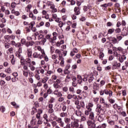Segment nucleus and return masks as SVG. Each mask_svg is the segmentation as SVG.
Masks as SVG:
<instances>
[{
  "mask_svg": "<svg viewBox=\"0 0 128 128\" xmlns=\"http://www.w3.org/2000/svg\"><path fill=\"white\" fill-rule=\"evenodd\" d=\"M69 90L70 92H74V88L72 86H70L69 88Z\"/></svg>",
  "mask_w": 128,
  "mask_h": 128,
  "instance_id": "obj_63",
  "label": "nucleus"
},
{
  "mask_svg": "<svg viewBox=\"0 0 128 128\" xmlns=\"http://www.w3.org/2000/svg\"><path fill=\"white\" fill-rule=\"evenodd\" d=\"M36 22H32L30 24H28V26H29V28H34V24H35Z\"/></svg>",
  "mask_w": 128,
  "mask_h": 128,
  "instance_id": "obj_19",
  "label": "nucleus"
},
{
  "mask_svg": "<svg viewBox=\"0 0 128 128\" xmlns=\"http://www.w3.org/2000/svg\"><path fill=\"white\" fill-rule=\"evenodd\" d=\"M92 124V120H89L87 122V124L88 126H90Z\"/></svg>",
  "mask_w": 128,
  "mask_h": 128,
  "instance_id": "obj_28",
  "label": "nucleus"
},
{
  "mask_svg": "<svg viewBox=\"0 0 128 128\" xmlns=\"http://www.w3.org/2000/svg\"><path fill=\"white\" fill-rule=\"evenodd\" d=\"M25 62H27L28 64H30L31 60L30 58H28L26 59Z\"/></svg>",
  "mask_w": 128,
  "mask_h": 128,
  "instance_id": "obj_55",
  "label": "nucleus"
},
{
  "mask_svg": "<svg viewBox=\"0 0 128 128\" xmlns=\"http://www.w3.org/2000/svg\"><path fill=\"white\" fill-rule=\"evenodd\" d=\"M60 116H61V118H64V116H66V113L65 112H62L60 114Z\"/></svg>",
  "mask_w": 128,
  "mask_h": 128,
  "instance_id": "obj_36",
  "label": "nucleus"
},
{
  "mask_svg": "<svg viewBox=\"0 0 128 128\" xmlns=\"http://www.w3.org/2000/svg\"><path fill=\"white\" fill-rule=\"evenodd\" d=\"M29 68H30V70L32 71H34V70H36V67L34 66H29Z\"/></svg>",
  "mask_w": 128,
  "mask_h": 128,
  "instance_id": "obj_52",
  "label": "nucleus"
},
{
  "mask_svg": "<svg viewBox=\"0 0 128 128\" xmlns=\"http://www.w3.org/2000/svg\"><path fill=\"white\" fill-rule=\"evenodd\" d=\"M43 118H44V120H46V122H48V114H44V116H43Z\"/></svg>",
  "mask_w": 128,
  "mask_h": 128,
  "instance_id": "obj_30",
  "label": "nucleus"
},
{
  "mask_svg": "<svg viewBox=\"0 0 128 128\" xmlns=\"http://www.w3.org/2000/svg\"><path fill=\"white\" fill-rule=\"evenodd\" d=\"M48 80V77H46L42 79V84H46Z\"/></svg>",
  "mask_w": 128,
  "mask_h": 128,
  "instance_id": "obj_21",
  "label": "nucleus"
},
{
  "mask_svg": "<svg viewBox=\"0 0 128 128\" xmlns=\"http://www.w3.org/2000/svg\"><path fill=\"white\" fill-rule=\"evenodd\" d=\"M52 89H50V88H49L48 90H47V94H52Z\"/></svg>",
  "mask_w": 128,
  "mask_h": 128,
  "instance_id": "obj_41",
  "label": "nucleus"
},
{
  "mask_svg": "<svg viewBox=\"0 0 128 128\" xmlns=\"http://www.w3.org/2000/svg\"><path fill=\"white\" fill-rule=\"evenodd\" d=\"M4 36H6L8 40H14L16 38V36L14 35H11V36H8V35H6Z\"/></svg>",
  "mask_w": 128,
  "mask_h": 128,
  "instance_id": "obj_13",
  "label": "nucleus"
},
{
  "mask_svg": "<svg viewBox=\"0 0 128 128\" xmlns=\"http://www.w3.org/2000/svg\"><path fill=\"white\" fill-rule=\"evenodd\" d=\"M114 58V56H110L108 58V60H112Z\"/></svg>",
  "mask_w": 128,
  "mask_h": 128,
  "instance_id": "obj_50",
  "label": "nucleus"
},
{
  "mask_svg": "<svg viewBox=\"0 0 128 128\" xmlns=\"http://www.w3.org/2000/svg\"><path fill=\"white\" fill-rule=\"evenodd\" d=\"M14 46L16 48H21L22 44H20V42L16 43Z\"/></svg>",
  "mask_w": 128,
  "mask_h": 128,
  "instance_id": "obj_23",
  "label": "nucleus"
},
{
  "mask_svg": "<svg viewBox=\"0 0 128 128\" xmlns=\"http://www.w3.org/2000/svg\"><path fill=\"white\" fill-rule=\"evenodd\" d=\"M59 92H58V90H56L54 92V94H55L56 96H58Z\"/></svg>",
  "mask_w": 128,
  "mask_h": 128,
  "instance_id": "obj_59",
  "label": "nucleus"
},
{
  "mask_svg": "<svg viewBox=\"0 0 128 128\" xmlns=\"http://www.w3.org/2000/svg\"><path fill=\"white\" fill-rule=\"evenodd\" d=\"M121 52L122 53V54H123V56H125L124 54L128 53V51L126 50V49H123V50Z\"/></svg>",
  "mask_w": 128,
  "mask_h": 128,
  "instance_id": "obj_38",
  "label": "nucleus"
},
{
  "mask_svg": "<svg viewBox=\"0 0 128 128\" xmlns=\"http://www.w3.org/2000/svg\"><path fill=\"white\" fill-rule=\"evenodd\" d=\"M96 112L99 114H102V112H103L102 114H104L105 112L104 108H102V105L100 104H97Z\"/></svg>",
  "mask_w": 128,
  "mask_h": 128,
  "instance_id": "obj_1",
  "label": "nucleus"
},
{
  "mask_svg": "<svg viewBox=\"0 0 128 128\" xmlns=\"http://www.w3.org/2000/svg\"><path fill=\"white\" fill-rule=\"evenodd\" d=\"M108 122L110 124V126H114V120H108Z\"/></svg>",
  "mask_w": 128,
  "mask_h": 128,
  "instance_id": "obj_26",
  "label": "nucleus"
},
{
  "mask_svg": "<svg viewBox=\"0 0 128 128\" xmlns=\"http://www.w3.org/2000/svg\"><path fill=\"white\" fill-rule=\"evenodd\" d=\"M58 100L60 102H64V97H60L58 98Z\"/></svg>",
  "mask_w": 128,
  "mask_h": 128,
  "instance_id": "obj_44",
  "label": "nucleus"
},
{
  "mask_svg": "<svg viewBox=\"0 0 128 128\" xmlns=\"http://www.w3.org/2000/svg\"><path fill=\"white\" fill-rule=\"evenodd\" d=\"M67 98L68 100H72V95L68 94L67 96Z\"/></svg>",
  "mask_w": 128,
  "mask_h": 128,
  "instance_id": "obj_51",
  "label": "nucleus"
},
{
  "mask_svg": "<svg viewBox=\"0 0 128 128\" xmlns=\"http://www.w3.org/2000/svg\"><path fill=\"white\" fill-rule=\"evenodd\" d=\"M24 62H26V60L24 58H22L20 59V63L22 64H24Z\"/></svg>",
  "mask_w": 128,
  "mask_h": 128,
  "instance_id": "obj_34",
  "label": "nucleus"
},
{
  "mask_svg": "<svg viewBox=\"0 0 128 128\" xmlns=\"http://www.w3.org/2000/svg\"><path fill=\"white\" fill-rule=\"evenodd\" d=\"M62 90H63V92H68V87H66V86H64L62 88Z\"/></svg>",
  "mask_w": 128,
  "mask_h": 128,
  "instance_id": "obj_39",
  "label": "nucleus"
},
{
  "mask_svg": "<svg viewBox=\"0 0 128 128\" xmlns=\"http://www.w3.org/2000/svg\"><path fill=\"white\" fill-rule=\"evenodd\" d=\"M0 111L2 112H6V108L4 106H1L0 107Z\"/></svg>",
  "mask_w": 128,
  "mask_h": 128,
  "instance_id": "obj_25",
  "label": "nucleus"
},
{
  "mask_svg": "<svg viewBox=\"0 0 128 128\" xmlns=\"http://www.w3.org/2000/svg\"><path fill=\"white\" fill-rule=\"evenodd\" d=\"M66 82H70V76L69 75H68L65 79Z\"/></svg>",
  "mask_w": 128,
  "mask_h": 128,
  "instance_id": "obj_33",
  "label": "nucleus"
},
{
  "mask_svg": "<svg viewBox=\"0 0 128 128\" xmlns=\"http://www.w3.org/2000/svg\"><path fill=\"white\" fill-rule=\"evenodd\" d=\"M115 32H116V34H120V32H122V30H120V28H118L116 29Z\"/></svg>",
  "mask_w": 128,
  "mask_h": 128,
  "instance_id": "obj_35",
  "label": "nucleus"
},
{
  "mask_svg": "<svg viewBox=\"0 0 128 128\" xmlns=\"http://www.w3.org/2000/svg\"><path fill=\"white\" fill-rule=\"evenodd\" d=\"M20 43L21 44L26 46V40L24 38H22Z\"/></svg>",
  "mask_w": 128,
  "mask_h": 128,
  "instance_id": "obj_16",
  "label": "nucleus"
},
{
  "mask_svg": "<svg viewBox=\"0 0 128 128\" xmlns=\"http://www.w3.org/2000/svg\"><path fill=\"white\" fill-rule=\"evenodd\" d=\"M28 80L30 84H33L34 83V79L32 78H28Z\"/></svg>",
  "mask_w": 128,
  "mask_h": 128,
  "instance_id": "obj_57",
  "label": "nucleus"
},
{
  "mask_svg": "<svg viewBox=\"0 0 128 128\" xmlns=\"http://www.w3.org/2000/svg\"><path fill=\"white\" fill-rule=\"evenodd\" d=\"M6 84V82H4V80H1L0 81V86H4V84Z\"/></svg>",
  "mask_w": 128,
  "mask_h": 128,
  "instance_id": "obj_54",
  "label": "nucleus"
},
{
  "mask_svg": "<svg viewBox=\"0 0 128 128\" xmlns=\"http://www.w3.org/2000/svg\"><path fill=\"white\" fill-rule=\"evenodd\" d=\"M109 102L111 104H114V102H116V100H114L112 98H111V99L109 100Z\"/></svg>",
  "mask_w": 128,
  "mask_h": 128,
  "instance_id": "obj_60",
  "label": "nucleus"
},
{
  "mask_svg": "<svg viewBox=\"0 0 128 128\" xmlns=\"http://www.w3.org/2000/svg\"><path fill=\"white\" fill-rule=\"evenodd\" d=\"M120 68V63H118L117 62H114L112 65V69L116 70V68Z\"/></svg>",
  "mask_w": 128,
  "mask_h": 128,
  "instance_id": "obj_3",
  "label": "nucleus"
},
{
  "mask_svg": "<svg viewBox=\"0 0 128 128\" xmlns=\"http://www.w3.org/2000/svg\"><path fill=\"white\" fill-rule=\"evenodd\" d=\"M54 88L56 89L58 88H60V85L58 83H54Z\"/></svg>",
  "mask_w": 128,
  "mask_h": 128,
  "instance_id": "obj_27",
  "label": "nucleus"
},
{
  "mask_svg": "<svg viewBox=\"0 0 128 128\" xmlns=\"http://www.w3.org/2000/svg\"><path fill=\"white\" fill-rule=\"evenodd\" d=\"M94 80V75L92 74H90L89 79L88 80V82H90V83L92 82V80Z\"/></svg>",
  "mask_w": 128,
  "mask_h": 128,
  "instance_id": "obj_12",
  "label": "nucleus"
},
{
  "mask_svg": "<svg viewBox=\"0 0 128 128\" xmlns=\"http://www.w3.org/2000/svg\"><path fill=\"white\" fill-rule=\"evenodd\" d=\"M27 54H28V58H32V50H28Z\"/></svg>",
  "mask_w": 128,
  "mask_h": 128,
  "instance_id": "obj_15",
  "label": "nucleus"
},
{
  "mask_svg": "<svg viewBox=\"0 0 128 128\" xmlns=\"http://www.w3.org/2000/svg\"><path fill=\"white\" fill-rule=\"evenodd\" d=\"M104 92L105 94H108L109 96H112V91L108 90H104Z\"/></svg>",
  "mask_w": 128,
  "mask_h": 128,
  "instance_id": "obj_9",
  "label": "nucleus"
},
{
  "mask_svg": "<svg viewBox=\"0 0 128 128\" xmlns=\"http://www.w3.org/2000/svg\"><path fill=\"white\" fill-rule=\"evenodd\" d=\"M78 120H75L74 122L71 123V126L73 128H78L79 126Z\"/></svg>",
  "mask_w": 128,
  "mask_h": 128,
  "instance_id": "obj_2",
  "label": "nucleus"
},
{
  "mask_svg": "<svg viewBox=\"0 0 128 128\" xmlns=\"http://www.w3.org/2000/svg\"><path fill=\"white\" fill-rule=\"evenodd\" d=\"M106 128V124L105 123L103 124H102L101 126V128Z\"/></svg>",
  "mask_w": 128,
  "mask_h": 128,
  "instance_id": "obj_64",
  "label": "nucleus"
},
{
  "mask_svg": "<svg viewBox=\"0 0 128 128\" xmlns=\"http://www.w3.org/2000/svg\"><path fill=\"white\" fill-rule=\"evenodd\" d=\"M91 128H96V122H92V124H91Z\"/></svg>",
  "mask_w": 128,
  "mask_h": 128,
  "instance_id": "obj_53",
  "label": "nucleus"
},
{
  "mask_svg": "<svg viewBox=\"0 0 128 128\" xmlns=\"http://www.w3.org/2000/svg\"><path fill=\"white\" fill-rule=\"evenodd\" d=\"M18 78L16 77H14L12 78V82H18Z\"/></svg>",
  "mask_w": 128,
  "mask_h": 128,
  "instance_id": "obj_29",
  "label": "nucleus"
},
{
  "mask_svg": "<svg viewBox=\"0 0 128 128\" xmlns=\"http://www.w3.org/2000/svg\"><path fill=\"white\" fill-rule=\"evenodd\" d=\"M100 84H96V82H94V90H98Z\"/></svg>",
  "mask_w": 128,
  "mask_h": 128,
  "instance_id": "obj_10",
  "label": "nucleus"
},
{
  "mask_svg": "<svg viewBox=\"0 0 128 128\" xmlns=\"http://www.w3.org/2000/svg\"><path fill=\"white\" fill-rule=\"evenodd\" d=\"M36 118H38V120H40V114L38 113L36 114Z\"/></svg>",
  "mask_w": 128,
  "mask_h": 128,
  "instance_id": "obj_62",
  "label": "nucleus"
},
{
  "mask_svg": "<svg viewBox=\"0 0 128 128\" xmlns=\"http://www.w3.org/2000/svg\"><path fill=\"white\" fill-rule=\"evenodd\" d=\"M128 34V28H124L122 31L121 36H126Z\"/></svg>",
  "mask_w": 128,
  "mask_h": 128,
  "instance_id": "obj_6",
  "label": "nucleus"
},
{
  "mask_svg": "<svg viewBox=\"0 0 128 128\" xmlns=\"http://www.w3.org/2000/svg\"><path fill=\"white\" fill-rule=\"evenodd\" d=\"M52 126H56V122L52 121Z\"/></svg>",
  "mask_w": 128,
  "mask_h": 128,
  "instance_id": "obj_58",
  "label": "nucleus"
},
{
  "mask_svg": "<svg viewBox=\"0 0 128 128\" xmlns=\"http://www.w3.org/2000/svg\"><path fill=\"white\" fill-rule=\"evenodd\" d=\"M54 108H52L51 109L48 110V112L49 114H54Z\"/></svg>",
  "mask_w": 128,
  "mask_h": 128,
  "instance_id": "obj_47",
  "label": "nucleus"
},
{
  "mask_svg": "<svg viewBox=\"0 0 128 128\" xmlns=\"http://www.w3.org/2000/svg\"><path fill=\"white\" fill-rule=\"evenodd\" d=\"M70 70H64V74H70Z\"/></svg>",
  "mask_w": 128,
  "mask_h": 128,
  "instance_id": "obj_42",
  "label": "nucleus"
},
{
  "mask_svg": "<svg viewBox=\"0 0 128 128\" xmlns=\"http://www.w3.org/2000/svg\"><path fill=\"white\" fill-rule=\"evenodd\" d=\"M90 112H90V111L86 110H85L84 114L86 116H88V114H90Z\"/></svg>",
  "mask_w": 128,
  "mask_h": 128,
  "instance_id": "obj_46",
  "label": "nucleus"
},
{
  "mask_svg": "<svg viewBox=\"0 0 128 128\" xmlns=\"http://www.w3.org/2000/svg\"><path fill=\"white\" fill-rule=\"evenodd\" d=\"M104 113L102 114H101L99 116H98V122H102V120H104Z\"/></svg>",
  "mask_w": 128,
  "mask_h": 128,
  "instance_id": "obj_11",
  "label": "nucleus"
},
{
  "mask_svg": "<svg viewBox=\"0 0 128 128\" xmlns=\"http://www.w3.org/2000/svg\"><path fill=\"white\" fill-rule=\"evenodd\" d=\"M56 122H57L58 124H59V125L60 126H61L62 128H64V123L62 120V118H58L56 120Z\"/></svg>",
  "mask_w": 128,
  "mask_h": 128,
  "instance_id": "obj_5",
  "label": "nucleus"
},
{
  "mask_svg": "<svg viewBox=\"0 0 128 128\" xmlns=\"http://www.w3.org/2000/svg\"><path fill=\"white\" fill-rule=\"evenodd\" d=\"M33 58H38V56L37 52H34V53L33 55H32Z\"/></svg>",
  "mask_w": 128,
  "mask_h": 128,
  "instance_id": "obj_31",
  "label": "nucleus"
},
{
  "mask_svg": "<svg viewBox=\"0 0 128 128\" xmlns=\"http://www.w3.org/2000/svg\"><path fill=\"white\" fill-rule=\"evenodd\" d=\"M89 118L90 120H92L93 122H96V118H94V112H91L90 113Z\"/></svg>",
  "mask_w": 128,
  "mask_h": 128,
  "instance_id": "obj_4",
  "label": "nucleus"
},
{
  "mask_svg": "<svg viewBox=\"0 0 128 128\" xmlns=\"http://www.w3.org/2000/svg\"><path fill=\"white\" fill-rule=\"evenodd\" d=\"M86 120V116H81V122H84V120Z\"/></svg>",
  "mask_w": 128,
  "mask_h": 128,
  "instance_id": "obj_40",
  "label": "nucleus"
},
{
  "mask_svg": "<svg viewBox=\"0 0 128 128\" xmlns=\"http://www.w3.org/2000/svg\"><path fill=\"white\" fill-rule=\"evenodd\" d=\"M64 60H61V62H60V64L62 66H64Z\"/></svg>",
  "mask_w": 128,
  "mask_h": 128,
  "instance_id": "obj_45",
  "label": "nucleus"
},
{
  "mask_svg": "<svg viewBox=\"0 0 128 128\" xmlns=\"http://www.w3.org/2000/svg\"><path fill=\"white\" fill-rule=\"evenodd\" d=\"M68 2H70V4L72 6H74V4H76V1L74 0H67Z\"/></svg>",
  "mask_w": 128,
  "mask_h": 128,
  "instance_id": "obj_24",
  "label": "nucleus"
},
{
  "mask_svg": "<svg viewBox=\"0 0 128 128\" xmlns=\"http://www.w3.org/2000/svg\"><path fill=\"white\" fill-rule=\"evenodd\" d=\"M17 52H18L19 54H22V47L19 48L18 49V51Z\"/></svg>",
  "mask_w": 128,
  "mask_h": 128,
  "instance_id": "obj_61",
  "label": "nucleus"
},
{
  "mask_svg": "<svg viewBox=\"0 0 128 128\" xmlns=\"http://www.w3.org/2000/svg\"><path fill=\"white\" fill-rule=\"evenodd\" d=\"M80 104L82 108H84V100L81 101Z\"/></svg>",
  "mask_w": 128,
  "mask_h": 128,
  "instance_id": "obj_48",
  "label": "nucleus"
},
{
  "mask_svg": "<svg viewBox=\"0 0 128 128\" xmlns=\"http://www.w3.org/2000/svg\"><path fill=\"white\" fill-rule=\"evenodd\" d=\"M75 114L77 116H82V112L80 110H76Z\"/></svg>",
  "mask_w": 128,
  "mask_h": 128,
  "instance_id": "obj_17",
  "label": "nucleus"
},
{
  "mask_svg": "<svg viewBox=\"0 0 128 128\" xmlns=\"http://www.w3.org/2000/svg\"><path fill=\"white\" fill-rule=\"evenodd\" d=\"M117 40H122V36H116Z\"/></svg>",
  "mask_w": 128,
  "mask_h": 128,
  "instance_id": "obj_49",
  "label": "nucleus"
},
{
  "mask_svg": "<svg viewBox=\"0 0 128 128\" xmlns=\"http://www.w3.org/2000/svg\"><path fill=\"white\" fill-rule=\"evenodd\" d=\"M34 44V42L31 40L26 42L25 46L26 48H28V46H32Z\"/></svg>",
  "mask_w": 128,
  "mask_h": 128,
  "instance_id": "obj_8",
  "label": "nucleus"
},
{
  "mask_svg": "<svg viewBox=\"0 0 128 128\" xmlns=\"http://www.w3.org/2000/svg\"><path fill=\"white\" fill-rule=\"evenodd\" d=\"M70 64H67L66 66L65 67V70H70Z\"/></svg>",
  "mask_w": 128,
  "mask_h": 128,
  "instance_id": "obj_56",
  "label": "nucleus"
},
{
  "mask_svg": "<svg viewBox=\"0 0 128 128\" xmlns=\"http://www.w3.org/2000/svg\"><path fill=\"white\" fill-rule=\"evenodd\" d=\"M112 44H116V42H118V40L116 38H113L111 40Z\"/></svg>",
  "mask_w": 128,
  "mask_h": 128,
  "instance_id": "obj_20",
  "label": "nucleus"
},
{
  "mask_svg": "<svg viewBox=\"0 0 128 128\" xmlns=\"http://www.w3.org/2000/svg\"><path fill=\"white\" fill-rule=\"evenodd\" d=\"M72 80L73 81L72 84L73 86H78V81L76 80V76H72Z\"/></svg>",
  "mask_w": 128,
  "mask_h": 128,
  "instance_id": "obj_7",
  "label": "nucleus"
},
{
  "mask_svg": "<svg viewBox=\"0 0 128 128\" xmlns=\"http://www.w3.org/2000/svg\"><path fill=\"white\" fill-rule=\"evenodd\" d=\"M118 60L120 62H124V57L122 56H121L118 58Z\"/></svg>",
  "mask_w": 128,
  "mask_h": 128,
  "instance_id": "obj_37",
  "label": "nucleus"
},
{
  "mask_svg": "<svg viewBox=\"0 0 128 128\" xmlns=\"http://www.w3.org/2000/svg\"><path fill=\"white\" fill-rule=\"evenodd\" d=\"M23 74H24V76H26V78L28 76V72L23 70Z\"/></svg>",
  "mask_w": 128,
  "mask_h": 128,
  "instance_id": "obj_32",
  "label": "nucleus"
},
{
  "mask_svg": "<svg viewBox=\"0 0 128 128\" xmlns=\"http://www.w3.org/2000/svg\"><path fill=\"white\" fill-rule=\"evenodd\" d=\"M117 50H118V52H122V50H124V48H122L120 46L117 48Z\"/></svg>",
  "mask_w": 128,
  "mask_h": 128,
  "instance_id": "obj_43",
  "label": "nucleus"
},
{
  "mask_svg": "<svg viewBox=\"0 0 128 128\" xmlns=\"http://www.w3.org/2000/svg\"><path fill=\"white\" fill-rule=\"evenodd\" d=\"M113 32H114V28H110L108 30V34H112Z\"/></svg>",
  "mask_w": 128,
  "mask_h": 128,
  "instance_id": "obj_22",
  "label": "nucleus"
},
{
  "mask_svg": "<svg viewBox=\"0 0 128 128\" xmlns=\"http://www.w3.org/2000/svg\"><path fill=\"white\" fill-rule=\"evenodd\" d=\"M29 18H31L33 20H36V17L34 16V14H32V12L30 13Z\"/></svg>",
  "mask_w": 128,
  "mask_h": 128,
  "instance_id": "obj_14",
  "label": "nucleus"
},
{
  "mask_svg": "<svg viewBox=\"0 0 128 128\" xmlns=\"http://www.w3.org/2000/svg\"><path fill=\"white\" fill-rule=\"evenodd\" d=\"M10 104L12 106H15L16 108H20V106H18V105H16V102H11Z\"/></svg>",
  "mask_w": 128,
  "mask_h": 128,
  "instance_id": "obj_18",
  "label": "nucleus"
}]
</instances>
